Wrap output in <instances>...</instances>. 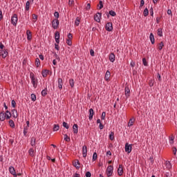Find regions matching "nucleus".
Segmentation results:
<instances>
[{"label": "nucleus", "mask_w": 177, "mask_h": 177, "mask_svg": "<svg viewBox=\"0 0 177 177\" xmlns=\"http://www.w3.org/2000/svg\"><path fill=\"white\" fill-rule=\"evenodd\" d=\"M10 115L9 114H5L4 111L0 112V121H5L6 120H10Z\"/></svg>", "instance_id": "nucleus-1"}, {"label": "nucleus", "mask_w": 177, "mask_h": 177, "mask_svg": "<svg viewBox=\"0 0 177 177\" xmlns=\"http://www.w3.org/2000/svg\"><path fill=\"white\" fill-rule=\"evenodd\" d=\"M30 78H31V82L33 85V87L37 88V86H38V84H37L38 80L35 79V76L34 75V73H30Z\"/></svg>", "instance_id": "nucleus-2"}, {"label": "nucleus", "mask_w": 177, "mask_h": 177, "mask_svg": "<svg viewBox=\"0 0 177 177\" xmlns=\"http://www.w3.org/2000/svg\"><path fill=\"white\" fill-rule=\"evenodd\" d=\"M19 18L17 17V15L14 14L13 16L11 17V24L14 25L15 26H17V21Z\"/></svg>", "instance_id": "nucleus-3"}, {"label": "nucleus", "mask_w": 177, "mask_h": 177, "mask_svg": "<svg viewBox=\"0 0 177 177\" xmlns=\"http://www.w3.org/2000/svg\"><path fill=\"white\" fill-rule=\"evenodd\" d=\"M114 167L112 165H109L106 169V175L108 177H110L113 175V171Z\"/></svg>", "instance_id": "nucleus-4"}, {"label": "nucleus", "mask_w": 177, "mask_h": 177, "mask_svg": "<svg viewBox=\"0 0 177 177\" xmlns=\"http://www.w3.org/2000/svg\"><path fill=\"white\" fill-rule=\"evenodd\" d=\"M59 24H60L59 19H53L52 21V26H53V28H54V30H57V28L59 27Z\"/></svg>", "instance_id": "nucleus-5"}, {"label": "nucleus", "mask_w": 177, "mask_h": 177, "mask_svg": "<svg viewBox=\"0 0 177 177\" xmlns=\"http://www.w3.org/2000/svg\"><path fill=\"white\" fill-rule=\"evenodd\" d=\"M125 151L126 153H128V154H129V153H131V151H132V145H129L128 142H127L125 144Z\"/></svg>", "instance_id": "nucleus-6"}, {"label": "nucleus", "mask_w": 177, "mask_h": 177, "mask_svg": "<svg viewBox=\"0 0 177 177\" xmlns=\"http://www.w3.org/2000/svg\"><path fill=\"white\" fill-rule=\"evenodd\" d=\"M101 17H102V12H97L94 15L95 21H97V23H100Z\"/></svg>", "instance_id": "nucleus-7"}, {"label": "nucleus", "mask_w": 177, "mask_h": 177, "mask_svg": "<svg viewBox=\"0 0 177 177\" xmlns=\"http://www.w3.org/2000/svg\"><path fill=\"white\" fill-rule=\"evenodd\" d=\"M105 29H106V31H109V32L113 31V23L108 22L106 24Z\"/></svg>", "instance_id": "nucleus-8"}, {"label": "nucleus", "mask_w": 177, "mask_h": 177, "mask_svg": "<svg viewBox=\"0 0 177 177\" xmlns=\"http://www.w3.org/2000/svg\"><path fill=\"white\" fill-rule=\"evenodd\" d=\"M55 42L57 44H59L60 43V33L59 32V31H56L55 33Z\"/></svg>", "instance_id": "nucleus-9"}, {"label": "nucleus", "mask_w": 177, "mask_h": 177, "mask_svg": "<svg viewBox=\"0 0 177 177\" xmlns=\"http://www.w3.org/2000/svg\"><path fill=\"white\" fill-rule=\"evenodd\" d=\"M123 174H124V169L122 167V165H119V167L118 169V175L119 176H122Z\"/></svg>", "instance_id": "nucleus-10"}, {"label": "nucleus", "mask_w": 177, "mask_h": 177, "mask_svg": "<svg viewBox=\"0 0 177 177\" xmlns=\"http://www.w3.org/2000/svg\"><path fill=\"white\" fill-rule=\"evenodd\" d=\"M88 153V147H86V145H84L82 147V156L85 158L86 157V154Z\"/></svg>", "instance_id": "nucleus-11"}, {"label": "nucleus", "mask_w": 177, "mask_h": 177, "mask_svg": "<svg viewBox=\"0 0 177 177\" xmlns=\"http://www.w3.org/2000/svg\"><path fill=\"white\" fill-rule=\"evenodd\" d=\"M9 171L11 175H13L14 177H17V174H16V170H15V167H10Z\"/></svg>", "instance_id": "nucleus-12"}, {"label": "nucleus", "mask_w": 177, "mask_h": 177, "mask_svg": "<svg viewBox=\"0 0 177 177\" xmlns=\"http://www.w3.org/2000/svg\"><path fill=\"white\" fill-rule=\"evenodd\" d=\"M8 53L6 50H0V56H2L3 59L6 58V57L8 56Z\"/></svg>", "instance_id": "nucleus-13"}, {"label": "nucleus", "mask_w": 177, "mask_h": 177, "mask_svg": "<svg viewBox=\"0 0 177 177\" xmlns=\"http://www.w3.org/2000/svg\"><path fill=\"white\" fill-rule=\"evenodd\" d=\"M73 165L76 167V169H80V168H81V166H80V160H75L73 162Z\"/></svg>", "instance_id": "nucleus-14"}, {"label": "nucleus", "mask_w": 177, "mask_h": 177, "mask_svg": "<svg viewBox=\"0 0 177 177\" xmlns=\"http://www.w3.org/2000/svg\"><path fill=\"white\" fill-rule=\"evenodd\" d=\"M124 92L126 97H129V96H131V90L129 89V87L126 86L124 88Z\"/></svg>", "instance_id": "nucleus-15"}, {"label": "nucleus", "mask_w": 177, "mask_h": 177, "mask_svg": "<svg viewBox=\"0 0 177 177\" xmlns=\"http://www.w3.org/2000/svg\"><path fill=\"white\" fill-rule=\"evenodd\" d=\"M109 60L111 62V63H114V62H115V55H114L113 53H111L109 55Z\"/></svg>", "instance_id": "nucleus-16"}, {"label": "nucleus", "mask_w": 177, "mask_h": 177, "mask_svg": "<svg viewBox=\"0 0 177 177\" xmlns=\"http://www.w3.org/2000/svg\"><path fill=\"white\" fill-rule=\"evenodd\" d=\"M93 115H95V111H93V109H89V120H91L93 118Z\"/></svg>", "instance_id": "nucleus-17"}, {"label": "nucleus", "mask_w": 177, "mask_h": 177, "mask_svg": "<svg viewBox=\"0 0 177 177\" xmlns=\"http://www.w3.org/2000/svg\"><path fill=\"white\" fill-rule=\"evenodd\" d=\"M58 88L59 89H63V79H58Z\"/></svg>", "instance_id": "nucleus-18"}, {"label": "nucleus", "mask_w": 177, "mask_h": 177, "mask_svg": "<svg viewBox=\"0 0 177 177\" xmlns=\"http://www.w3.org/2000/svg\"><path fill=\"white\" fill-rule=\"evenodd\" d=\"M26 35H27L28 41H31V39L32 38V35H31V31L30 30H28L26 31Z\"/></svg>", "instance_id": "nucleus-19"}, {"label": "nucleus", "mask_w": 177, "mask_h": 177, "mask_svg": "<svg viewBox=\"0 0 177 177\" xmlns=\"http://www.w3.org/2000/svg\"><path fill=\"white\" fill-rule=\"evenodd\" d=\"M48 74H49V70L45 69L41 72V75L44 77V78H46V77H48Z\"/></svg>", "instance_id": "nucleus-20"}, {"label": "nucleus", "mask_w": 177, "mask_h": 177, "mask_svg": "<svg viewBox=\"0 0 177 177\" xmlns=\"http://www.w3.org/2000/svg\"><path fill=\"white\" fill-rule=\"evenodd\" d=\"M110 77H111V73L107 71L105 74V81H109V80H110Z\"/></svg>", "instance_id": "nucleus-21"}, {"label": "nucleus", "mask_w": 177, "mask_h": 177, "mask_svg": "<svg viewBox=\"0 0 177 177\" xmlns=\"http://www.w3.org/2000/svg\"><path fill=\"white\" fill-rule=\"evenodd\" d=\"M73 131L74 133H78V124H73Z\"/></svg>", "instance_id": "nucleus-22"}, {"label": "nucleus", "mask_w": 177, "mask_h": 177, "mask_svg": "<svg viewBox=\"0 0 177 177\" xmlns=\"http://www.w3.org/2000/svg\"><path fill=\"white\" fill-rule=\"evenodd\" d=\"M110 16H112L113 17H115V16H117V13H115L114 11L113 10H110L109 12V14H107V17L109 18Z\"/></svg>", "instance_id": "nucleus-23"}, {"label": "nucleus", "mask_w": 177, "mask_h": 177, "mask_svg": "<svg viewBox=\"0 0 177 177\" xmlns=\"http://www.w3.org/2000/svg\"><path fill=\"white\" fill-rule=\"evenodd\" d=\"M149 39H150L152 45H154L155 39H154V35H153V33H150Z\"/></svg>", "instance_id": "nucleus-24"}, {"label": "nucleus", "mask_w": 177, "mask_h": 177, "mask_svg": "<svg viewBox=\"0 0 177 177\" xmlns=\"http://www.w3.org/2000/svg\"><path fill=\"white\" fill-rule=\"evenodd\" d=\"M12 115L14 117V118H17L18 115H17V110L16 109H12Z\"/></svg>", "instance_id": "nucleus-25"}, {"label": "nucleus", "mask_w": 177, "mask_h": 177, "mask_svg": "<svg viewBox=\"0 0 177 177\" xmlns=\"http://www.w3.org/2000/svg\"><path fill=\"white\" fill-rule=\"evenodd\" d=\"M80 21H81V18L77 17L75 21V25H76L77 26H80Z\"/></svg>", "instance_id": "nucleus-26"}, {"label": "nucleus", "mask_w": 177, "mask_h": 177, "mask_svg": "<svg viewBox=\"0 0 177 177\" xmlns=\"http://www.w3.org/2000/svg\"><path fill=\"white\" fill-rule=\"evenodd\" d=\"M157 34L158 37H162V28H160L157 30Z\"/></svg>", "instance_id": "nucleus-27"}, {"label": "nucleus", "mask_w": 177, "mask_h": 177, "mask_svg": "<svg viewBox=\"0 0 177 177\" xmlns=\"http://www.w3.org/2000/svg\"><path fill=\"white\" fill-rule=\"evenodd\" d=\"M8 124L11 128H15V122L13 120H10L8 122Z\"/></svg>", "instance_id": "nucleus-28"}, {"label": "nucleus", "mask_w": 177, "mask_h": 177, "mask_svg": "<svg viewBox=\"0 0 177 177\" xmlns=\"http://www.w3.org/2000/svg\"><path fill=\"white\" fill-rule=\"evenodd\" d=\"M28 153L30 157H34V149L30 148L28 151Z\"/></svg>", "instance_id": "nucleus-29"}, {"label": "nucleus", "mask_w": 177, "mask_h": 177, "mask_svg": "<svg viewBox=\"0 0 177 177\" xmlns=\"http://www.w3.org/2000/svg\"><path fill=\"white\" fill-rule=\"evenodd\" d=\"M35 64L37 67H39V65L41 64V62L39 61V58H36Z\"/></svg>", "instance_id": "nucleus-30"}, {"label": "nucleus", "mask_w": 177, "mask_h": 177, "mask_svg": "<svg viewBox=\"0 0 177 177\" xmlns=\"http://www.w3.org/2000/svg\"><path fill=\"white\" fill-rule=\"evenodd\" d=\"M143 15H144L145 17H147V16H149V9H147V8H146L144 10Z\"/></svg>", "instance_id": "nucleus-31"}, {"label": "nucleus", "mask_w": 177, "mask_h": 177, "mask_svg": "<svg viewBox=\"0 0 177 177\" xmlns=\"http://www.w3.org/2000/svg\"><path fill=\"white\" fill-rule=\"evenodd\" d=\"M36 140H37V139L35 137H32L31 138V141H30L31 146H35V141Z\"/></svg>", "instance_id": "nucleus-32"}, {"label": "nucleus", "mask_w": 177, "mask_h": 177, "mask_svg": "<svg viewBox=\"0 0 177 177\" xmlns=\"http://www.w3.org/2000/svg\"><path fill=\"white\" fill-rule=\"evenodd\" d=\"M162 48H164V42L161 41L160 43H159L158 44V49H159V50H162Z\"/></svg>", "instance_id": "nucleus-33"}, {"label": "nucleus", "mask_w": 177, "mask_h": 177, "mask_svg": "<svg viewBox=\"0 0 177 177\" xmlns=\"http://www.w3.org/2000/svg\"><path fill=\"white\" fill-rule=\"evenodd\" d=\"M48 88H44L42 91H41V95L42 96H46V95H48Z\"/></svg>", "instance_id": "nucleus-34"}, {"label": "nucleus", "mask_w": 177, "mask_h": 177, "mask_svg": "<svg viewBox=\"0 0 177 177\" xmlns=\"http://www.w3.org/2000/svg\"><path fill=\"white\" fill-rule=\"evenodd\" d=\"M134 122H135V120L130 119L128 123V127H132L133 125Z\"/></svg>", "instance_id": "nucleus-35"}, {"label": "nucleus", "mask_w": 177, "mask_h": 177, "mask_svg": "<svg viewBox=\"0 0 177 177\" xmlns=\"http://www.w3.org/2000/svg\"><path fill=\"white\" fill-rule=\"evenodd\" d=\"M59 129H60V126L59 124H54L53 131H59Z\"/></svg>", "instance_id": "nucleus-36"}, {"label": "nucleus", "mask_w": 177, "mask_h": 177, "mask_svg": "<svg viewBox=\"0 0 177 177\" xmlns=\"http://www.w3.org/2000/svg\"><path fill=\"white\" fill-rule=\"evenodd\" d=\"M30 96H31V100L32 102H35V100H37V95H35V94L32 93Z\"/></svg>", "instance_id": "nucleus-37"}, {"label": "nucleus", "mask_w": 177, "mask_h": 177, "mask_svg": "<svg viewBox=\"0 0 177 177\" xmlns=\"http://www.w3.org/2000/svg\"><path fill=\"white\" fill-rule=\"evenodd\" d=\"M69 85L71 88H74V80H69Z\"/></svg>", "instance_id": "nucleus-38"}, {"label": "nucleus", "mask_w": 177, "mask_h": 177, "mask_svg": "<svg viewBox=\"0 0 177 177\" xmlns=\"http://www.w3.org/2000/svg\"><path fill=\"white\" fill-rule=\"evenodd\" d=\"M64 140L66 142H70V140H71L70 139V137L68 136H67V134H64Z\"/></svg>", "instance_id": "nucleus-39"}, {"label": "nucleus", "mask_w": 177, "mask_h": 177, "mask_svg": "<svg viewBox=\"0 0 177 177\" xmlns=\"http://www.w3.org/2000/svg\"><path fill=\"white\" fill-rule=\"evenodd\" d=\"M97 6H99V10H100V9H103V1L102 0L100 1L99 5H97Z\"/></svg>", "instance_id": "nucleus-40"}, {"label": "nucleus", "mask_w": 177, "mask_h": 177, "mask_svg": "<svg viewBox=\"0 0 177 177\" xmlns=\"http://www.w3.org/2000/svg\"><path fill=\"white\" fill-rule=\"evenodd\" d=\"M96 160H97V153L94 152L93 155V161H96Z\"/></svg>", "instance_id": "nucleus-41"}, {"label": "nucleus", "mask_w": 177, "mask_h": 177, "mask_svg": "<svg viewBox=\"0 0 177 177\" xmlns=\"http://www.w3.org/2000/svg\"><path fill=\"white\" fill-rule=\"evenodd\" d=\"M66 44H67V45H68V46H71L73 45V41H71V39H67Z\"/></svg>", "instance_id": "nucleus-42"}, {"label": "nucleus", "mask_w": 177, "mask_h": 177, "mask_svg": "<svg viewBox=\"0 0 177 177\" xmlns=\"http://www.w3.org/2000/svg\"><path fill=\"white\" fill-rule=\"evenodd\" d=\"M109 139L110 140H113L114 139V132H111V133L109 134Z\"/></svg>", "instance_id": "nucleus-43"}, {"label": "nucleus", "mask_w": 177, "mask_h": 177, "mask_svg": "<svg viewBox=\"0 0 177 177\" xmlns=\"http://www.w3.org/2000/svg\"><path fill=\"white\" fill-rule=\"evenodd\" d=\"M26 10H30V1H27L26 3Z\"/></svg>", "instance_id": "nucleus-44"}, {"label": "nucleus", "mask_w": 177, "mask_h": 177, "mask_svg": "<svg viewBox=\"0 0 177 177\" xmlns=\"http://www.w3.org/2000/svg\"><path fill=\"white\" fill-rule=\"evenodd\" d=\"M62 125H63L64 128H66V129H68L69 127H68V124H67V122H63Z\"/></svg>", "instance_id": "nucleus-45"}, {"label": "nucleus", "mask_w": 177, "mask_h": 177, "mask_svg": "<svg viewBox=\"0 0 177 177\" xmlns=\"http://www.w3.org/2000/svg\"><path fill=\"white\" fill-rule=\"evenodd\" d=\"M11 106H12L14 109L16 108V101H15V100H12L11 101Z\"/></svg>", "instance_id": "nucleus-46"}, {"label": "nucleus", "mask_w": 177, "mask_h": 177, "mask_svg": "<svg viewBox=\"0 0 177 177\" xmlns=\"http://www.w3.org/2000/svg\"><path fill=\"white\" fill-rule=\"evenodd\" d=\"M142 63H143L144 66H148L147 61L146 60V58L142 59Z\"/></svg>", "instance_id": "nucleus-47"}, {"label": "nucleus", "mask_w": 177, "mask_h": 177, "mask_svg": "<svg viewBox=\"0 0 177 177\" xmlns=\"http://www.w3.org/2000/svg\"><path fill=\"white\" fill-rule=\"evenodd\" d=\"M169 139L170 145H174V137H169Z\"/></svg>", "instance_id": "nucleus-48"}, {"label": "nucleus", "mask_w": 177, "mask_h": 177, "mask_svg": "<svg viewBox=\"0 0 177 177\" xmlns=\"http://www.w3.org/2000/svg\"><path fill=\"white\" fill-rule=\"evenodd\" d=\"M149 13H150V15H151V16H153V15H154V12H153V7H151V8H150V10H149Z\"/></svg>", "instance_id": "nucleus-49"}, {"label": "nucleus", "mask_w": 177, "mask_h": 177, "mask_svg": "<svg viewBox=\"0 0 177 177\" xmlns=\"http://www.w3.org/2000/svg\"><path fill=\"white\" fill-rule=\"evenodd\" d=\"M149 86H154V82L153 80H149Z\"/></svg>", "instance_id": "nucleus-50"}, {"label": "nucleus", "mask_w": 177, "mask_h": 177, "mask_svg": "<svg viewBox=\"0 0 177 177\" xmlns=\"http://www.w3.org/2000/svg\"><path fill=\"white\" fill-rule=\"evenodd\" d=\"M106 118V112H102L101 119L104 120Z\"/></svg>", "instance_id": "nucleus-51"}, {"label": "nucleus", "mask_w": 177, "mask_h": 177, "mask_svg": "<svg viewBox=\"0 0 177 177\" xmlns=\"http://www.w3.org/2000/svg\"><path fill=\"white\" fill-rule=\"evenodd\" d=\"M86 177H91L92 176V174L90 171H87L85 174Z\"/></svg>", "instance_id": "nucleus-52"}, {"label": "nucleus", "mask_w": 177, "mask_h": 177, "mask_svg": "<svg viewBox=\"0 0 177 177\" xmlns=\"http://www.w3.org/2000/svg\"><path fill=\"white\" fill-rule=\"evenodd\" d=\"M145 6V0H141L140 8H142V6Z\"/></svg>", "instance_id": "nucleus-53"}, {"label": "nucleus", "mask_w": 177, "mask_h": 177, "mask_svg": "<svg viewBox=\"0 0 177 177\" xmlns=\"http://www.w3.org/2000/svg\"><path fill=\"white\" fill-rule=\"evenodd\" d=\"M90 55L91 56H95V51L93 50V49L90 50Z\"/></svg>", "instance_id": "nucleus-54"}, {"label": "nucleus", "mask_w": 177, "mask_h": 177, "mask_svg": "<svg viewBox=\"0 0 177 177\" xmlns=\"http://www.w3.org/2000/svg\"><path fill=\"white\" fill-rule=\"evenodd\" d=\"M68 39H73V34L71 33L68 34Z\"/></svg>", "instance_id": "nucleus-55"}, {"label": "nucleus", "mask_w": 177, "mask_h": 177, "mask_svg": "<svg viewBox=\"0 0 177 177\" xmlns=\"http://www.w3.org/2000/svg\"><path fill=\"white\" fill-rule=\"evenodd\" d=\"M86 10H91V3H88L86 7Z\"/></svg>", "instance_id": "nucleus-56"}, {"label": "nucleus", "mask_w": 177, "mask_h": 177, "mask_svg": "<svg viewBox=\"0 0 177 177\" xmlns=\"http://www.w3.org/2000/svg\"><path fill=\"white\" fill-rule=\"evenodd\" d=\"M176 151H177L176 147H173V153H174V156H176Z\"/></svg>", "instance_id": "nucleus-57"}, {"label": "nucleus", "mask_w": 177, "mask_h": 177, "mask_svg": "<svg viewBox=\"0 0 177 177\" xmlns=\"http://www.w3.org/2000/svg\"><path fill=\"white\" fill-rule=\"evenodd\" d=\"M32 19L34 20H37V19H38V16L37 15H35V14H32Z\"/></svg>", "instance_id": "nucleus-58"}, {"label": "nucleus", "mask_w": 177, "mask_h": 177, "mask_svg": "<svg viewBox=\"0 0 177 177\" xmlns=\"http://www.w3.org/2000/svg\"><path fill=\"white\" fill-rule=\"evenodd\" d=\"M3 48H5V46H3L2 42H0V49H1V50H3Z\"/></svg>", "instance_id": "nucleus-59"}, {"label": "nucleus", "mask_w": 177, "mask_h": 177, "mask_svg": "<svg viewBox=\"0 0 177 177\" xmlns=\"http://www.w3.org/2000/svg\"><path fill=\"white\" fill-rule=\"evenodd\" d=\"M54 16H55V17H56V19H57V18L59 17V12H55L54 13Z\"/></svg>", "instance_id": "nucleus-60"}, {"label": "nucleus", "mask_w": 177, "mask_h": 177, "mask_svg": "<svg viewBox=\"0 0 177 177\" xmlns=\"http://www.w3.org/2000/svg\"><path fill=\"white\" fill-rule=\"evenodd\" d=\"M73 3H74V0H69V1H68L69 6H71V5H73Z\"/></svg>", "instance_id": "nucleus-61"}, {"label": "nucleus", "mask_w": 177, "mask_h": 177, "mask_svg": "<svg viewBox=\"0 0 177 177\" xmlns=\"http://www.w3.org/2000/svg\"><path fill=\"white\" fill-rule=\"evenodd\" d=\"M157 78H158V81H161V75H160L158 73L157 75Z\"/></svg>", "instance_id": "nucleus-62"}, {"label": "nucleus", "mask_w": 177, "mask_h": 177, "mask_svg": "<svg viewBox=\"0 0 177 177\" xmlns=\"http://www.w3.org/2000/svg\"><path fill=\"white\" fill-rule=\"evenodd\" d=\"M55 49H56L57 50H59V44H55Z\"/></svg>", "instance_id": "nucleus-63"}, {"label": "nucleus", "mask_w": 177, "mask_h": 177, "mask_svg": "<svg viewBox=\"0 0 177 177\" xmlns=\"http://www.w3.org/2000/svg\"><path fill=\"white\" fill-rule=\"evenodd\" d=\"M80 174L75 173L73 176V177H80Z\"/></svg>", "instance_id": "nucleus-64"}]
</instances>
